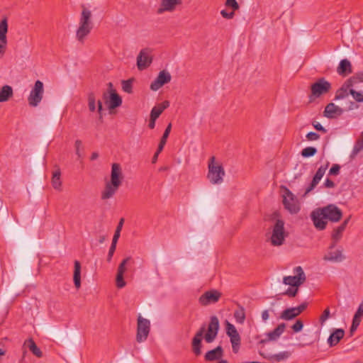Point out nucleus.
I'll return each instance as SVG.
<instances>
[{"instance_id":"1","label":"nucleus","mask_w":363,"mask_h":363,"mask_svg":"<svg viewBox=\"0 0 363 363\" xmlns=\"http://www.w3.org/2000/svg\"><path fill=\"white\" fill-rule=\"evenodd\" d=\"M123 179L122 169L119 164L113 163L111 166V179L107 182L104 191L101 192V199L108 200L117 192Z\"/></svg>"},{"instance_id":"50","label":"nucleus","mask_w":363,"mask_h":363,"mask_svg":"<svg viewBox=\"0 0 363 363\" xmlns=\"http://www.w3.org/2000/svg\"><path fill=\"white\" fill-rule=\"evenodd\" d=\"M130 259V257H128L124 259L121 262V263L118 266V272H121L123 274L125 273V272L126 271L125 265L127 264V263L129 262Z\"/></svg>"},{"instance_id":"11","label":"nucleus","mask_w":363,"mask_h":363,"mask_svg":"<svg viewBox=\"0 0 363 363\" xmlns=\"http://www.w3.org/2000/svg\"><path fill=\"white\" fill-rule=\"evenodd\" d=\"M226 334L229 336L234 353H238L240 347V336L235 327L228 321H226Z\"/></svg>"},{"instance_id":"23","label":"nucleus","mask_w":363,"mask_h":363,"mask_svg":"<svg viewBox=\"0 0 363 363\" xmlns=\"http://www.w3.org/2000/svg\"><path fill=\"white\" fill-rule=\"evenodd\" d=\"M286 328L285 323H280L276 328L272 331L266 333V339H262L259 341L260 344L266 343L269 341H276L280 336L284 333Z\"/></svg>"},{"instance_id":"21","label":"nucleus","mask_w":363,"mask_h":363,"mask_svg":"<svg viewBox=\"0 0 363 363\" xmlns=\"http://www.w3.org/2000/svg\"><path fill=\"white\" fill-rule=\"evenodd\" d=\"M88 107L91 112L97 111L99 118H103V106L101 100H97L94 92H90L87 95Z\"/></svg>"},{"instance_id":"25","label":"nucleus","mask_w":363,"mask_h":363,"mask_svg":"<svg viewBox=\"0 0 363 363\" xmlns=\"http://www.w3.org/2000/svg\"><path fill=\"white\" fill-rule=\"evenodd\" d=\"M342 113V109L333 103L328 104L324 110V116L328 118H335Z\"/></svg>"},{"instance_id":"22","label":"nucleus","mask_w":363,"mask_h":363,"mask_svg":"<svg viewBox=\"0 0 363 363\" xmlns=\"http://www.w3.org/2000/svg\"><path fill=\"white\" fill-rule=\"evenodd\" d=\"M334 248L329 247V250L327 254L324 256L323 259L331 262H341L345 257L343 254V250L342 247H338L333 250Z\"/></svg>"},{"instance_id":"53","label":"nucleus","mask_w":363,"mask_h":363,"mask_svg":"<svg viewBox=\"0 0 363 363\" xmlns=\"http://www.w3.org/2000/svg\"><path fill=\"white\" fill-rule=\"evenodd\" d=\"M306 138L309 141H315L320 138V135L315 132H310L306 135Z\"/></svg>"},{"instance_id":"7","label":"nucleus","mask_w":363,"mask_h":363,"mask_svg":"<svg viewBox=\"0 0 363 363\" xmlns=\"http://www.w3.org/2000/svg\"><path fill=\"white\" fill-rule=\"evenodd\" d=\"M283 204L284 208L291 214L297 213L301 209L299 201L287 188L284 189Z\"/></svg>"},{"instance_id":"47","label":"nucleus","mask_w":363,"mask_h":363,"mask_svg":"<svg viewBox=\"0 0 363 363\" xmlns=\"http://www.w3.org/2000/svg\"><path fill=\"white\" fill-rule=\"evenodd\" d=\"M362 317H363V301L359 304L357 311L354 313L353 318L361 321Z\"/></svg>"},{"instance_id":"58","label":"nucleus","mask_w":363,"mask_h":363,"mask_svg":"<svg viewBox=\"0 0 363 363\" xmlns=\"http://www.w3.org/2000/svg\"><path fill=\"white\" fill-rule=\"evenodd\" d=\"M324 185L327 188H333L335 186V183L330 179H326L325 180Z\"/></svg>"},{"instance_id":"35","label":"nucleus","mask_w":363,"mask_h":363,"mask_svg":"<svg viewBox=\"0 0 363 363\" xmlns=\"http://www.w3.org/2000/svg\"><path fill=\"white\" fill-rule=\"evenodd\" d=\"M24 345L27 346L29 350L33 352L34 355H35L38 357H41L43 356V353L40 348H38L35 343V342L33 340V339L30 338L25 341Z\"/></svg>"},{"instance_id":"46","label":"nucleus","mask_w":363,"mask_h":363,"mask_svg":"<svg viewBox=\"0 0 363 363\" xmlns=\"http://www.w3.org/2000/svg\"><path fill=\"white\" fill-rule=\"evenodd\" d=\"M116 281L118 288H123L125 286V281L123 280V273L117 272Z\"/></svg>"},{"instance_id":"45","label":"nucleus","mask_w":363,"mask_h":363,"mask_svg":"<svg viewBox=\"0 0 363 363\" xmlns=\"http://www.w3.org/2000/svg\"><path fill=\"white\" fill-rule=\"evenodd\" d=\"M132 83H133V81L131 79L123 81L122 82L123 90L126 93L130 94L133 91Z\"/></svg>"},{"instance_id":"54","label":"nucleus","mask_w":363,"mask_h":363,"mask_svg":"<svg viewBox=\"0 0 363 363\" xmlns=\"http://www.w3.org/2000/svg\"><path fill=\"white\" fill-rule=\"evenodd\" d=\"M340 167L338 164H334L329 170L330 175H337L340 172Z\"/></svg>"},{"instance_id":"19","label":"nucleus","mask_w":363,"mask_h":363,"mask_svg":"<svg viewBox=\"0 0 363 363\" xmlns=\"http://www.w3.org/2000/svg\"><path fill=\"white\" fill-rule=\"evenodd\" d=\"M219 330V320L218 318L213 315L211 318L210 323L208 327L207 333L205 335V340L207 342H212L218 335Z\"/></svg>"},{"instance_id":"38","label":"nucleus","mask_w":363,"mask_h":363,"mask_svg":"<svg viewBox=\"0 0 363 363\" xmlns=\"http://www.w3.org/2000/svg\"><path fill=\"white\" fill-rule=\"evenodd\" d=\"M363 150V136L361 138L358 139L352 149L351 157H354L359 152H360Z\"/></svg>"},{"instance_id":"56","label":"nucleus","mask_w":363,"mask_h":363,"mask_svg":"<svg viewBox=\"0 0 363 363\" xmlns=\"http://www.w3.org/2000/svg\"><path fill=\"white\" fill-rule=\"evenodd\" d=\"M220 14L222 15L223 17L225 18H232L234 16V13L233 12H228L227 11L225 10H222L220 11Z\"/></svg>"},{"instance_id":"52","label":"nucleus","mask_w":363,"mask_h":363,"mask_svg":"<svg viewBox=\"0 0 363 363\" xmlns=\"http://www.w3.org/2000/svg\"><path fill=\"white\" fill-rule=\"evenodd\" d=\"M225 6L232 8L233 10H237L239 8V5L236 0H226Z\"/></svg>"},{"instance_id":"30","label":"nucleus","mask_w":363,"mask_h":363,"mask_svg":"<svg viewBox=\"0 0 363 363\" xmlns=\"http://www.w3.org/2000/svg\"><path fill=\"white\" fill-rule=\"evenodd\" d=\"M13 89L9 85H4L0 88V103L6 102L13 96Z\"/></svg>"},{"instance_id":"28","label":"nucleus","mask_w":363,"mask_h":363,"mask_svg":"<svg viewBox=\"0 0 363 363\" xmlns=\"http://www.w3.org/2000/svg\"><path fill=\"white\" fill-rule=\"evenodd\" d=\"M345 331L342 329H335L328 339V343L330 347L335 346L343 338Z\"/></svg>"},{"instance_id":"59","label":"nucleus","mask_w":363,"mask_h":363,"mask_svg":"<svg viewBox=\"0 0 363 363\" xmlns=\"http://www.w3.org/2000/svg\"><path fill=\"white\" fill-rule=\"evenodd\" d=\"M306 307H307V303H303L301 305H299L298 306L294 307V308L298 310V315H299L302 311H303L306 308Z\"/></svg>"},{"instance_id":"42","label":"nucleus","mask_w":363,"mask_h":363,"mask_svg":"<svg viewBox=\"0 0 363 363\" xmlns=\"http://www.w3.org/2000/svg\"><path fill=\"white\" fill-rule=\"evenodd\" d=\"M317 152V149L314 147H307L302 150L301 155L303 157H310L315 155Z\"/></svg>"},{"instance_id":"29","label":"nucleus","mask_w":363,"mask_h":363,"mask_svg":"<svg viewBox=\"0 0 363 363\" xmlns=\"http://www.w3.org/2000/svg\"><path fill=\"white\" fill-rule=\"evenodd\" d=\"M169 106V102L164 101L162 103L154 106L150 112V117L158 118L161 113Z\"/></svg>"},{"instance_id":"4","label":"nucleus","mask_w":363,"mask_h":363,"mask_svg":"<svg viewBox=\"0 0 363 363\" xmlns=\"http://www.w3.org/2000/svg\"><path fill=\"white\" fill-rule=\"evenodd\" d=\"M207 178L212 184H220L223 182L225 170L223 166L215 162V157H212L208 163Z\"/></svg>"},{"instance_id":"20","label":"nucleus","mask_w":363,"mask_h":363,"mask_svg":"<svg viewBox=\"0 0 363 363\" xmlns=\"http://www.w3.org/2000/svg\"><path fill=\"white\" fill-rule=\"evenodd\" d=\"M172 77L170 74L167 71L160 72L157 78L151 83L150 89L152 91L159 90L165 84L169 83L171 81Z\"/></svg>"},{"instance_id":"55","label":"nucleus","mask_w":363,"mask_h":363,"mask_svg":"<svg viewBox=\"0 0 363 363\" xmlns=\"http://www.w3.org/2000/svg\"><path fill=\"white\" fill-rule=\"evenodd\" d=\"M360 320H357L356 319H352V325H351V328H350V332L351 333H353L354 331H355L358 326L360 324Z\"/></svg>"},{"instance_id":"36","label":"nucleus","mask_w":363,"mask_h":363,"mask_svg":"<svg viewBox=\"0 0 363 363\" xmlns=\"http://www.w3.org/2000/svg\"><path fill=\"white\" fill-rule=\"evenodd\" d=\"M290 356V352L287 351L281 352L278 354H270L267 357L269 360H274L276 362H281L286 359Z\"/></svg>"},{"instance_id":"64","label":"nucleus","mask_w":363,"mask_h":363,"mask_svg":"<svg viewBox=\"0 0 363 363\" xmlns=\"http://www.w3.org/2000/svg\"><path fill=\"white\" fill-rule=\"evenodd\" d=\"M164 146L159 145L158 148L156 152H158V155L160 153V152L163 150Z\"/></svg>"},{"instance_id":"17","label":"nucleus","mask_w":363,"mask_h":363,"mask_svg":"<svg viewBox=\"0 0 363 363\" xmlns=\"http://www.w3.org/2000/svg\"><path fill=\"white\" fill-rule=\"evenodd\" d=\"M182 4V0H161L157 13L158 14H162L166 12L172 13Z\"/></svg>"},{"instance_id":"5","label":"nucleus","mask_w":363,"mask_h":363,"mask_svg":"<svg viewBox=\"0 0 363 363\" xmlns=\"http://www.w3.org/2000/svg\"><path fill=\"white\" fill-rule=\"evenodd\" d=\"M287 233L284 228V222L279 219L276 220L272 228L271 244L274 246H280L283 245Z\"/></svg>"},{"instance_id":"63","label":"nucleus","mask_w":363,"mask_h":363,"mask_svg":"<svg viewBox=\"0 0 363 363\" xmlns=\"http://www.w3.org/2000/svg\"><path fill=\"white\" fill-rule=\"evenodd\" d=\"M99 157V154L96 152H94L91 155V160H95Z\"/></svg>"},{"instance_id":"32","label":"nucleus","mask_w":363,"mask_h":363,"mask_svg":"<svg viewBox=\"0 0 363 363\" xmlns=\"http://www.w3.org/2000/svg\"><path fill=\"white\" fill-rule=\"evenodd\" d=\"M74 284L75 287L78 289L81 286V264L79 261L74 262Z\"/></svg>"},{"instance_id":"41","label":"nucleus","mask_w":363,"mask_h":363,"mask_svg":"<svg viewBox=\"0 0 363 363\" xmlns=\"http://www.w3.org/2000/svg\"><path fill=\"white\" fill-rule=\"evenodd\" d=\"M234 318L237 323H243L245 319V311L243 308H240L239 310H237L234 313Z\"/></svg>"},{"instance_id":"40","label":"nucleus","mask_w":363,"mask_h":363,"mask_svg":"<svg viewBox=\"0 0 363 363\" xmlns=\"http://www.w3.org/2000/svg\"><path fill=\"white\" fill-rule=\"evenodd\" d=\"M75 153L79 159H81L84 156V146L82 141L80 140H76L74 142Z\"/></svg>"},{"instance_id":"43","label":"nucleus","mask_w":363,"mask_h":363,"mask_svg":"<svg viewBox=\"0 0 363 363\" xmlns=\"http://www.w3.org/2000/svg\"><path fill=\"white\" fill-rule=\"evenodd\" d=\"M123 222H124V219L121 218L116 227L115 233L113 237L112 242L117 243L118 238H120L121 231L123 228Z\"/></svg>"},{"instance_id":"12","label":"nucleus","mask_w":363,"mask_h":363,"mask_svg":"<svg viewBox=\"0 0 363 363\" xmlns=\"http://www.w3.org/2000/svg\"><path fill=\"white\" fill-rule=\"evenodd\" d=\"M314 227L318 230H323L326 228L328 220L325 217L321 208L313 210L310 215Z\"/></svg>"},{"instance_id":"6","label":"nucleus","mask_w":363,"mask_h":363,"mask_svg":"<svg viewBox=\"0 0 363 363\" xmlns=\"http://www.w3.org/2000/svg\"><path fill=\"white\" fill-rule=\"evenodd\" d=\"M331 84L325 78L318 79L311 86V95L309 96L310 101L315 99L319 98L330 91L331 89Z\"/></svg>"},{"instance_id":"10","label":"nucleus","mask_w":363,"mask_h":363,"mask_svg":"<svg viewBox=\"0 0 363 363\" xmlns=\"http://www.w3.org/2000/svg\"><path fill=\"white\" fill-rule=\"evenodd\" d=\"M150 330V322L149 320L143 318L140 315L138 318V327L136 340L138 342L146 340Z\"/></svg>"},{"instance_id":"60","label":"nucleus","mask_w":363,"mask_h":363,"mask_svg":"<svg viewBox=\"0 0 363 363\" xmlns=\"http://www.w3.org/2000/svg\"><path fill=\"white\" fill-rule=\"evenodd\" d=\"M269 315L268 310H264L262 313V318L263 321H267L269 319Z\"/></svg>"},{"instance_id":"9","label":"nucleus","mask_w":363,"mask_h":363,"mask_svg":"<svg viewBox=\"0 0 363 363\" xmlns=\"http://www.w3.org/2000/svg\"><path fill=\"white\" fill-rule=\"evenodd\" d=\"M359 82H363V72H358L348 79L337 91L335 99H341L346 97L347 96V89Z\"/></svg>"},{"instance_id":"16","label":"nucleus","mask_w":363,"mask_h":363,"mask_svg":"<svg viewBox=\"0 0 363 363\" xmlns=\"http://www.w3.org/2000/svg\"><path fill=\"white\" fill-rule=\"evenodd\" d=\"M8 22L6 18L0 21V58H1L6 50L8 40Z\"/></svg>"},{"instance_id":"44","label":"nucleus","mask_w":363,"mask_h":363,"mask_svg":"<svg viewBox=\"0 0 363 363\" xmlns=\"http://www.w3.org/2000/svg\"><path fill=\"white\" fill-rule=\"evenodd\" d=\"M171 129H172V124L169 123L167 125V127L166 128L159 145H162V146L165 145L167 138L169 137V135L171 132Z\"/></svg>"},{"instance_id":"8","label":"nucleus","mask_w":363,"mask_h":363,"mask_svg":"<svg viewBox=\"0 0 363 363\" xmlns=\"http://www.w3.org/2000/svg\"><path fill=\"white\" fill-rule=\"evenodd\" d=\"M44 95V85L43 83L37 80L33 87L31 89L30 94L28 96V102L30 106L37 107L41 102Z\"/></svg>"},{"instance_id":"24","label":"nucleus","mask_w":363,"mask_h":363,"mask_svg":"<svg viewBox=\"0 0 363 363\" xmlns=\"http://www.w3.org/2000/svg\"><path fill=\"white\" fill-rule=\"evenodd\" d=\"M328 163H327L325 165L320 166L318 169L316 173L315 174V175L313 178V180H312L310 186L306 190V194H308V192L312 191L317 186V184L319 183V182L321 180V179L324 176V174L328 169Z\"/></svg>"},{"instance_id":"18","label":"nucleus","mask_w":363,"mask_h":363,"mask_svg":"<svg viewBox=\"0 0 363 363\" xmlns=\"http://www.w3.org/2000/svg\"><path fill=\"white\" fill-rule=\"evenodd\" d=\"M220 296L221 294L218 291L213 289L203 294L199 301L201 305L207 306L218 302Z\"/></svg>"},{"instance_id":"51","label":"nucleus","mask_w":363,"mask_h":363,"mask_svg":"<svg viewBox=\"0 0 363 363\" xmlns=\"http://www.w3.org/2000/svg\"><path fill=\"white\" fill-rule=\"evenodd\" d=\"M116 242H112L111 243V245L109 248V251H108V257H107V261L108 262H111V259H112V257L114 254V252L116 250Z\"/></svg>"},{"instance_id":"33","label":"nucleus","mask_w":363,"mask_h":363,"mask_svg":"<svg viewBox=\"0 0 363 363\" xmlns=\"http://www.w3.org/2000/svg\"><path fill=\"white\" fill-rule=\"evenodd\" d=\"M298 315V310L295 309L294 307H292L284 310L280 315V318L285 320H290Z\"/></svg>"},{"instance_id":"37","label":"nucleus","mask_w":363,"mask_h":363,"mask_svg":"<svg viewBox=\"0 0 363 363\" xmlns=\"http://www.w3.org/2000/svg\"><path fill=\"white\" fill-rule=\"evenodd\" d=\"M60 171L59 169L56 170L52 175V184L55 189L60 190L62 186V182L60 179Z\"/></svg>"},{"instance_id":"14","label":"nucleus","mask_w":363,"mask_h":363,"mask_svg":"<svg viewBox=\"0 0 363 363\" xmlns=\"http://www.w3.org/2000/svg\"><path fill=\"white\" fill-rule=\"evenodd\" d=\"M152 51L149 48L142 49L137 57V67L142 71L147 69L152 63Z\"/></svg>"},{"instance_id":"13","label":"nucleus","mask_w":363,"mask_h":363,"mask_svg":"<svg viewBox=\"0 0 363 363\" xmlns=\"http://www.w3.org/2000/svg\"><path fill=\"white\" fill-rule=\"evenodd\" d=\"M321 209L328 221L329 220L333 223H337L342 216V211L335 204H329L326 206L322 207Z\"/></svg>"},{"instance_id":"34","label":"nucleus","mask_w":363,"mask_h":363,"mask_svg":"<svg viewBox=\"0 0 363 363\" xmlns=\"http://www.w3.org/2000/svg\"><path fill=\"white\" fill-rule=\"evenodd\" d=\"M345 229L342 226H338L335 228L331 235L333 239V243L330 245V248H335L336 243L340 240L342 236V233Z\"/></svg>"},{"instance_id":"27","label":"nucleus","mask_w":363,"mask_h":363,"mask_svg":"<svg viewBox=\"0 0 363 363\" xmlns=\"http://www.w3.org/2000/svg\"><path fill=\"white\" fill-rule=\"evenodd\" d=\"M204 330H205V327L203 326L200 330L199 331H198L196 334V335L194 336V337L193 338V340H192V347H193V350H194V352L196 354V355H199L201 354V337L203 336V334L204 333Z\"/></svg>"},{"instance_id":"3","label":"nucleus","mask_w":363,"mask_h":363,"mask_svg":"<svg viewBox=\"0 0 363 363\" xmlns=\"http://www.w3.org/2000/svg\"><path fill=\"white\" fill-rule=\"evenodd\" d=\"M92 28L91 12L84 8L82 11L79 21V26L76 31L77 40L80 43H84Z\"/></svg>"},{"instance_id":"48","label":"nucleus","mask_w":363,"mask_h":363,"mask_svg":"<svg viewBox=\"0 0 363 363\" xmlns=\"http://www.w3.org/2000/svg\"><path fill=\"white\" fill-rule=\"evenodd\" d=\"M330 310L329 308H326L320 317V323L322 326L324 325L325 321L330 318Z\"/></svg>"},{"instance_id":"26","label":"nucleus","mask_w":363,"mask_h":363,"mask_svg":"<svg viewBox=\"0 0 363 363\" xmlns=\"http://www.w3.org/2000/svg\"><path fill=\"white\" fill-rule=\"evenodd\" d=\"M337 72L343 77L351 74L352 72L351 62L347 59L342 60L337 67Z\"/></svg>"},{"instance_id":"57","label":"nucleus","mask_w":363,"mask_h":363,"mask_svg":"<svg viewBox=\"0 0 363 363\" xmlns=\"http://www.w3.org/2000/svg\"><path fill=\"white\" fill-rule=\"evenodd\" d=\"M314 128L317 130L322 131L323 133H325L327 132V130L320 123H315L313 124Z\"/></svg>"},{"instance_id":"49","label":"nucleus","mask_w":363,"mask_h":363,"mask_svg":"<svg viewBox=\"0 0 363 363\" xmlns=\"http://www.w3.org/2000/svg\"><path fill=\"white\" fill-rule=\"evenodd\" d=\"M303 327V323L301 320H297L296 323L291 326V328L294 333L300 332Z\"/></svg>"},{"instance_id":"61","label":"nucleus","mask_w":363,"mask_h":363,"mask_svg":"<svg viewBox=\"0 0 363 363\" xmlns=\"http://www.w3.org/2000/svg\"><path fill=\"white\" fill-rule=\"evenodd\" d=\"M156 120H157V118H155L153 117H150V122H149V124H148V126H149L150 128L153 129L155 128Z\"/></svg>"},{"instance_id":"15","label":"nucleus","mask_w":363,"mask_h":363,"mask_svg":"<svg viewBox=\"0 0 363 363\" xmlns=\"http://www.w3.org/2000/svg\"><path fill=\"white\" fill-rule=\"evenodd\" d=\"M103 99L109 110H113L122 104L121 97L113 89L110 90L109 95L104 92L103 94Z\"/></svg>"},{"instance_id":"2","label":"nucleus","mask_w":363,"mask_h":363,"mask_svg":"<svg viewBox=\"0 0 363 363\" xmlns=\"http://www.w3.org/2000/svg\"><path fill=\"white\" fill-rule=\"evenodd\" d=\"M293 272V276H286L283 278V284L290 286L283 294L289 297H294L298 291L299 286L306 280L305 272L301 266L296 267Z\"/></svg>"},{"instance_id":"39","label":"nucleus","mask_w":363,"mask_h":363,"mask_svg":"<svg viewBox=\"0 0 363 363\" xmlns=\"http://www.w3.org/2000/svg\"><path fill=\"white\" fill-rule=\"evenodd\" d=\"M350 94L353 99L359 103L363 102V91H355L354 89H352V87L349 88L347 89V94Z\"/></svg>"},{"instance_id":"31","label":"nucleus","mask_w":363,"mask_h":363,"mask_svg":"<svg viewBox=\"0 0 363 363\" xmlns=\"http://www.w3.org/2000/svg\"><path fill=\"white\" fill-rule=\"evenodd\" d=\"M223 356V349L218 346L215 349L208 351L205 355V359L208 361H214L220 359Z\"/></svg>"},{"instance_id":"62","label":"nucleus","mask_w":363,"mask_h":363,"mask_svg":"<svg viewBox=\"0 0 363 363\" xmlns=\"http://www.w3.org/2000/svg\"><path fill=\"white\" fill-rule=\"evenodd\" d=\"M350 220V217L347 218V219H345L343 221V223L340 226H342L343 228L345 230V228H346L347 225L348 224Z\"/></svg>"}]
</instances>
